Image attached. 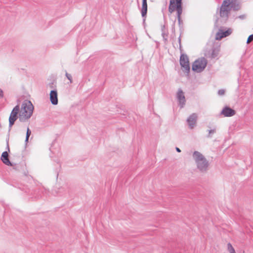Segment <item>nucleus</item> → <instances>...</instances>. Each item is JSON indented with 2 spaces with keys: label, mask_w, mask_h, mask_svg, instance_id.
Instances as JSON below:
<instances>
[{
  "label": "nucleus",
  "mask_w": 253,
  "mask_h": 253,
  "mask_svg": "<svg viewBox=\"0 0 253 253\" xmlns=\"http://www.w3.org/2000/svg\"><path fill=\"white\" fill-rule=\"evenodd\" d=\"M197 116L195 113H193L187 118V122L190 129L194 128L197 122Z\"/></svg>",
  "instance_id": "11"
},
{
  "label": "nucleus",
  "mask_w": 253,
  "mask_h": 253,
  "mask_svg": "<svg viewBox=\"0 0 253 253\" xmlns=\"http://www.w3.org/2000/svg\"><path fill=\"white\" fill-rule=\"evenodd\" d=\"M253 40V34L251 35L250 36H249V37H248V38L247 39V43H249Z\"/></svg>",
  "instance_id": "20"
},
{
  "label": "nucleus",
  "mask_w": 253,
  "mask_h": 253,
  "mask_svg": "<svg viewBox=\"0 0 253 253\" xmlns=\"http://www.w3.org/2000/svg\"><path fill=\"white\" fill-rule=\"evenodd\" d=\"M147 12V2L142 1V5L141 9V15L142 17L146 16Z\"/></svg>",
  "instance_id": "15"
},
{
  "label": "nucleus",
  "mask_w": 253,
  "mask_h": 253,
  "mask_svg": "<svg viewBox=\"0 0 253 253\" xmlns=\"http://www.w3.org/2000/svg\"><path fill=\"white\" fill-rule=\"evenodd\" d=\"M179 62L183 70L186 73H188L190 71V68L188 56L184 54H181L180 57Z\"/></svg>",
  "instance_id": "8"
},
{
  "label": "nucleus",
  "mask_w": 253,
  "mask_h": 253,
  "mask_svg": "<svg viewBox=\"0 0 253 253\" xmlns=\"http://www.w3.org/2000/svg\"><path fill=\"white\" fill-rule=\"evenodd\" d=\"M31 134V131L29 129V128L28 127L27 129L26 136V139H25V142H27L28 141L29 138V137H30Z\"/></svg>",
  "instance_id": "17"
},
{
  "label": "nucleus",
  "mask_w": 253,
  "mask_h": 253,
  "mask_svg": "<svg viewBox=\"0 0 253 253\" xmlns=\"http://www.w3.org/2000/svg\"><path fill=\"white\" fill-rule=\"evenodd\" d=\"M142 1L147 2V0H142Z\"/></svg>",
  "instance_id": "26"
},
{
  "label": "nucleus",
  "mask_w": 253,
  "mask_h": 253,
  "mask_svg": "<svg viewBox=\"0 0 253 253\" xmlns=\"http://www.w3.org/2000/svg\"><path fill=\"white\" fill-rule=\"evenodd\" d=\"M1 160L6 165L12 166V164L8 159V154L7 151H4L2 153Z\"/></svg>",
  "instance_id": "14"
},
{
  "label": "nucleus",
  "mask_w": 253,
  "mask_h": 253,
  "mask_svg": "<svg viewBox=\"0 0 253 253\" xmlns=\"http://www.w3.org/2000/svg\"><path fill=\"white\" fill-rule=\"evenodd\" d=\"M245 18H246V15H245V14L241 15L237 17V18H239V19H242V20L244 19Z\"/></svg>",
  "instance_id": "23"
},
{
  "label": "nucleus",
  "mask_w": 253,
  "mask_h": 253,
  "mask_svg": "<svg viewBox=\"0 0 253 253\" xmlns=\"http://www.w3.org/2000/svg\"><path fill=\"white\" fill-rule=\"evenodd\" d=\"M197 169L202 172H205L208 169L209 163L204 155L200 152L195 151L193 154Z\"/></svg>",
  "instance_id": "3"
},
{
  "label": "nucleus",
  "mask_w": 253,
  "mask_h": 253,
  "mask_svg": "<svg viewBox=\"0 0 253 253\" xmlns=\"http://www.w3.org/2000/svg\"><path fill=\"white\" fill-rule=\"evenodd\" d=\"M240 9V5L236 0H224L219 9L220 18L221 22L225 23L228 19L230 11L233 9L238 10Z\"/></svg>",
  "instance_id": "1"
},
{
  "label": "nucleus",
  "mask_w": 253,
  "mask_h": 253,
  "mask_svg": "<svg viewBox=\"0 0 253 253\" xmlns=\"http://www.w3.org/2000/svg\"><path fill=\"white\" fill-rule=\"evenodd\" d=\"M49 99L52 105H56L58 104V93L56 89L51 90L49 94Z\"/></svg>",
  "instance_id": "13"
},
{
  "label": "nucleus",
  "mask_w": 253,
  "mask_h": 253,
  "mask_svg": "<svg viewBox=\"0 0 253 253\" xmlns=\"http://www.w3.org/2000/svg\"><path fill=\"white\" fill-rule=\"evenodd\" d=\"M221 114L224 117H232L235 114V111L229 107L226 106L223 108Z\"/></svg>",
  "instance_id": "12"
},
{
  "label": "nucleus",
  "mask_w": 253,
  "mask_h": 253,
  "mask_svg": "<svg viewBox=\"0 0 253 253\" xmlns=\"http://www.w3.org/2000/svg\"><path fill=\"white\" fill-rule=\"evenodd\" d=\"M162 35H163V37H164V33H163Z\"/></svg>",
  "instance_id": "27"
},
{
  "label": "nucleus",
  "mask_w": 253,
  "mask_h": 253,
  "mask_svg": "<svg viewBox=\"0 0 253 253\" xmlns=\"http://www.w3.org/2000/svg\"><path fill=\"white\" fill-rule=\"evenodd\" d=\"M65 76L67 77V78L69 80L70 83V84L72 83V82H72V77L71 75H70L66 72L65 74Z\"/></svg>",
  "instance_id": "18"
},
{
  "label": "nucleus",
  "mask_w": 253,
  "mask_h": 253,
  "mask_svg": "<svg viewBox=\"0 0 253 253\" xmlns=\"http://www.w3.org/2000/svg\"><path fill=\"white\" fill-rule=\"evenodd\" d=\"M207 64V60L204 57L199 59L193 63L192 69L197 73L202 72L206 68Z\"/></svg>",
  "instance_id": "5"
},
{
  "label": "nucleus",
  "mask_w": 253,
  "mask_h": 253,
  "mask_svg": "<svg viewBox=\"0 0 253 253\" xmlns=\"http://www.w3.org/2000/svg\"><path fill=\"white\" fill-rule=\"evenodd\" d=\"M176 98L177 99L178 105L181 108H183L185 104L186 99L184 92L181 88H179L176 93Z\"/></svg>",
  "instance_id": "9"
},
{
  "label": "nucleus",
  "mask_w": 253,
  "mask_h": 253,
  "mask_svg": "<svg viewBox=\"0 0 253 253\" xmlns=\"http://www.w3.org/2000/svg\"><path fill=\"white\" fill-rule=\"evenodd\" d=\"M219 50L218 48L212 47L210 50H207L205 52V56L210 59H214L217 57Z\"/></svg>",
  "instance_id": "10"
},
{
  "label": "nucleus",
  "mask_w": 253,
  "mask_h": 253,
  "mask_svg": "<svg viewBox=\"0 0 253 253\" xmlns=\"http://www.w3.org/2000/svg\"><path fill=\"white\" fill-rule=\"evenodd\" d=\"M34 110V106L30 101L25 100L22 104L19 113V121L24 122L32 116Z\"/></svg>",
  "instance_id": "2"
},
{
  "label": "nucleus",
  "mask_w": 253,
  "mask_h": 253,
  "mask_svg": "<svg viewBox=\"0 0 253 253\" xmlns=\"http://www.w3.org/2000/svg\"><path fill=\"white\" fill-rule=\"evenodd\" d=\"M175 10L177 11V19L180 23V15L182 12V0H170L169 11L171 13Z\"/></svg>",
  "instance_id": "4"
},
{
  "label": "nucleus",
  "mask_w": 253,
  "mask_h": 253,
  "mask_svg": "<svg viewBox=\"0 0 253 253\" xmlns=\"http://www.w3.org/2000/svg\"><path fill=\"white\" fill-rule=\"evenodd\" d=\"M4 96V93L3 90L0 88V98H3Z\"/></svg>",
  "instance_id": "22"
},
{
  "label": "nucleus",
  "mask_w": 253,
  "mask_h": 253,
  "mask_svg": "<svg viewBox=\"0 0 253 253\" xmlns=\"http://www.w3.org/2000/svg\"><path fill=\"white\" fill-rule=\"evenodd\" d=\"M215 129L214 128V129H210V130H209L208 131H209V134L207 136L208 137H209V138H211V134H213L215 132Z\"/></svg>",
  "instance_id": "19"
},
{
  "label": "nucleus",
  "mask_w": 253,
  "mask_h": 253,
  "mask_svg": "<svg viewBox=\"0 0 253 253\" xmlns=\"http://www.w3.org/2000/svg\"><path fill=\"white\" fill-rule=\"evenodd\" d=\"M225 94V90L224 89H219L218 91V94L219 95H223Z\"/></svg>",
  "instance_id": "21"
},
{
  "label": "nucleus",
  "mask_w": 253,
  "mask_h": 253,
  "mask_svg": "<svg viewBox=\"0 0 253 253\" xmlns=\"http://www.w3.org/2000/svg\"><path fill=\"white\" fill-rule=\"evenodd\" d=\"M20 111V107L18 105L14 107L12 110L9 118V131L10 130L12 126L18 118V114Z\"/></svg>",
  "instance_id": "6"
},
{
  "label": "nucleus",
  "mask_w": 253,
  "mask_h": 253,
  "mask_svg": "<svg viewBox=\"0 0 253 253\" xmlns=\"http://www.w3.org/2000/svg\"><path fill=\"white\" fill-rule=\"evenodd\" d=\"M227 248L230 253H236L234 248L230 243H228Z\"/></svg>",
  "instance_id": "16"
},
{
  "label": "nucleus",
  "mask_w": 253,
  "mask_h": 253,
  "mask_svg": "<svg viewBox=\"0 0 253 253\" xmlns=\"http://www.w3.org/2000/svg\"><path fill=\"white\" fill-rule=\"evenodd\" d=\"M7 149H8V151H10V149H9V145H8V138L7 139Z\"/></svg>",
  "instance_id": "24"
},
{
  "label": "nucleus",
  "mask_w": 253,
  "mask_h": 253,
  "mask_svg": "<svg viewBox=\"0 0 253 253\" xmlns=\"http://www.w3.org/2000/svg\"><path fill=\"white\" fill-rule=\"evenodd\" d=\"M179 42H180V38H179Z\"/></svg>",
  "instance_id": "28"
},
{
  "label": "nucleus",
  "mask_w": 253,
  "mask_h": 253,
  "mask_svg": "<svg viewBox=\"0 0 253 253\" xmlns=\"http://www.w3.org/2000/svg\"><path fill=\"white\" fill-rule=\"evenodd\" d=\"M176 151L177 152H181L180 149L179 148H178V147H176Z\"/></svg>",
  "instance_id": "25"
},
{
  "label": "nucleus",
  "mask_w": 253,
  "mask_h": 253,
  "mask_svg": "<svg viewBox=\"0 0 253 253\" xmlns=\"http://www.w3.org/2000/svg\"><path fill=\"white\" fill-rule=\"evenodd\" d=\"M233 30L231 28L222 27L219 29L216 34L215 39L220 40L221 39L229 36L232 33Z\"/></svg>",
  "instance_id": "7"
}]
</instances>
